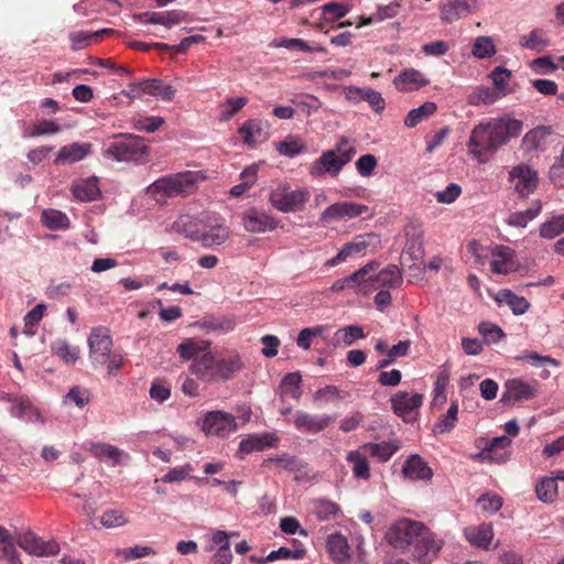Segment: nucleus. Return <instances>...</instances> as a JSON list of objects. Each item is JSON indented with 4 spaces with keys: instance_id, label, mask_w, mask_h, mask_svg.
<instances>
[{
    "instance_id": "nucleus-1",
    "label": "nucleus",
    "mask_w": 564,
    "mask_h": 564,
    "mask_svg": "<svg viewBox=\"0 0 564 564\" xmlns=\"http://www.w3.org/2000/svg\"><path fill=\"white\" fill-rule=\"evenodd\" d=\"M522 131V122L517 119L496 118L480 122L473 129L467 142L468 152L479 162L482 156L495 152L499 147L518 137Z\"/></svg>"
},
{
    "instance_id": "nucleus-2",
    "label": "nucleus",
    "mask_w": 564,
    "mask_h": 564,
    "mask_svg": "<svg viewBox=\"0 0 564 564\" xmlns=\"http://www.w3.org/2000/svg\"><path fill=\"white\" fill-rule=\"evenodd\" d=\"M241 366L242 362L236 355L218 359L212 352L206 351L193 361L191 371L203 381L216 382L229 379Z\"/></svg>"
},
{
    "instance_id": "nucleus-3",
    "label": "nucleus",
    "mask_w": 564,
    "mask_h": 564,
    "mask_svg": "<svg viewBox=\"0 0 564 564\" xmlns=\"http://www.w3.org/2000/svg\"><path fill=\"white\" fill-rule=\"evenodd\" d=\"M199 173L186 171L156 180L148 187V193L158 202L178 195H187L195 191L199 182Z\"/></svg>"
},
{
    "instance_id": "nucleus-4",
    "label": "nucleus",
    "mask_w": 564,
    "mask_h": 564,
    "mask_svg": "<svg viewBox=\"0 0 564 564\" xmlns=\"http://www.w3.org/2000/svg\"><path fill=\"white\" fill-rule=\"evenodd\" d=\"M346 143L347 139L341 138L340 144L337 145L336 149L323 152L322 155L311 164L310 174L315 177L324 174H330L333 176L338 175L343 167L356 154L354 147L343 148V144Z\"/></svg>"
},
{
    "instance_id": "nucleus-5",
    "label": "nucleus",
    "mask_w": 564,
    "mask_h": 564,
    "mask_svg": "<svg viewBox=\"0 0 564 564\" xmlns=\"http://www.w3.org/2000/svg\"><path fill=\"white\" fill-rule=\"evenodd\" d=\"M149 152L143 139L132 134H118L105 151L108 158L117 162L139 161Z\"/></svg>"
},
{
    "instance_id": "nucleus-6",
    "label": "nucleus",
    "mask_w": 564,
    "mask_h": 564,
    "mask_svg": "<svg viewBox=\"0 0 564 564\" xmlns=\"http://www.w3.org/2000/svg\"><path fill=\"white\" fill-rule=\"evenodd\" d=\"M308 198L310 192L306 188L293 189L288 184L279 185L270 193V203L283 213L301 210Z\"/></svg>"
},
{
    "instance_id": "nucleus-7",
    "label": "nucleus",
    "mask_w": 564,
    "mask_h": 564,
    "mask_svg": "<svg viewBox=\"0 0 564 564\" xmlns=\"http://www.w3.org/2000/svg\"><path fill=\"white\" fill-rule=\"evenodd\" d=\"M425 525L419 521L401 519L393 523L386 533V539L394 549L404 550L414 545Z\"/></svg>"
},
{
    "instance_id": "nucleus-8",
    "label": "nucleus",
    "mask_w": 564,
    "mask_h": 564,
    "mask_svg": "<svg viewBox=\"0 0 564 564\" xmlns=\"http://www.w3.org/2000/svg\"><path fill=\"white\" fill-rule=\"evenodd\" d=\"M112 338L105 327L94 328L88 337L89 361L97 369L106 365L112 349Z\"/></svg>"
},
{
    "instance_id": "nucleus-9",
    "label": "nucleus",
    "mask_w": 564,
    "mask_h": 564,
    "mask_svg": "<svg viewBox=\"0 0 564 564\" xmlns=\"http://www.w3.org/2000/svg\"><path fill=\"white\" fill-rule=\"evenodd\" d=\"M509 181L512 183L514 191L522 197L533 193L539 184L536 171L524 163L510 170Z\"/></svg>"
},
{
    "instance_id": "nucleus-10",
    "label": "nucleus",
    "mask_w": 564,
    "mask_h": 564,
    "mask_svg": "<svg viewBox=\"0 0 564 564\" xmlns=\"http://www.w3.org/2000/svg\"><path fill=\"white\" fill-rule=\"evenodd\" d=\"M238 424L235 417L223 411L207 412L202 422V430L207 435L225 436L226 434L236 431Z\"/></svg>"
},
{
    "instance_id": "nucleus-11",
    "label": "nucleus",
    "mask_w": 564,
    "mask_h": 564,
    "mask_svg": "<svg viewBox=\"0 0 564 564\" xmlns=\"http://www.w3.org/2000/svg\"><path fill=\"white\" fill-rule=\"evenodd\" d=\"M369 210L367 205L354 202H340L328 206L319 217L322 223L334 220L352 219Z\"/></svg>"
},
{
    "instance_id": "nucleus-12",
    "label": "nucleus",
    "mask_w": 564,
    "mask_h": 564,
    "mask_svg": "<svg viewBox=\"0 0 564 564\" xmlns=\"http://www.w3.org/2000/svg\"><path fill=\"white\" fill-rule=\"evenodd\" d=\"M18 543L26 553L39 557L54 556L61 551L55 540L44 541L33 532L24 533Z\"/></svg>"
},
{
    "instance_id": "nucleus-13",
    "label": "nucleus",
    "mask_w": 564,
    "mask_h": 564,
    "mask_svg": "<svg viewBox=\"0 0 564 564\" xmlns=\"http://www.w3.org/2000/svg\"><path fill=\"white\" fill-rule=\"evenodd\" d=\"M422 402V394H410L405 391H399L391 398L393 412L405 422L414 420L415 411L421 408Z\"/></svg>"
},
{
    "instance_id": "nucleus-14",
    "label": "nucleus",
    "mask_w": 564,
    "mask_h": 564,
    "mask_svg": "<svg viewBox=\"0 0 564 564\" xmlns=\"http://www.w3.org/2000/svg\"><path fill=\"white\" fill-rule=\"evenodd\" d=\"M413 546L414 558L421 564H429L440 552L442 541L436 540L434 534L425 527Z\"/></svg>"
},
{
    "instance_id": "nucleus-15",
    "label": "nucleus",
    "mask_w": 564,
    "mask_h": 564,
    "mask_svg": "<svg viewBox=\"0 0 564 564\" xmlns=\"http://www.w3.org/2000/svg\"><path fill=\"white\" fill-rule=\"evenodd\" d=\"M229 237V231L226 226L218 221L215 216H206L204 227L199 240L203 246L212 248L223 245Z\"/></svg>"
},
{
    "instance_id": "nucleus-16",
    "label": "nucleus",
    "mask_w": 564,
    "mask_h": 564,
    "mask_svg": "<svg viewBox=\"0 0 564 564\" xmlns=\"http://www.w3.org/2000/svg\"><path fill=\"white\" fill-rule=\"evenodd\" d=\"M538 392V383L531 384L522 379H510L505 383V391L501 401H528L535 398Z\"/></svg>"
},
{
    "instance_id": "nucleus-17",
    "label": "nucleus",
    "mask_w": 564,
    "mask_h": 564,
    "mask_svg": "<svg viewBox=\"0 0 564 564\" xmlns=\"http://www.w3.org/2000/svg\"><path fill=\"white\" fill-rule=\"evenodd\" d=\"M333 421L330 415H313L303 411H296L293 416V423L299 431L313 434L325 430Z\"/></svg>"
},
{
    "instance_id": "nucleus-18",
    "label": "nucleus",
    "mask_w": 564,
    "mask_h": 564,
    "mask_svg": "<svg viewBox=\"0 0 564 564\" xmlns=\"http://www.w3.org/2000/svg\"><path fill=\"white\" fill-rule=\"evenodd\" d=\"M345 90L346 98L348 101L354 104L367 101L375 112L379 113L386 107V102L382 95L370 87L359 88L356 86H349L346 87Z\"/></svg>"
},
{
    "instance_id": "nucleus-19",
    "label": "nucleus",
    "mask_w": 564,
    "mask_h": 564,
    "mask_svg": "<svg viewBox=\"0 0 564 564\" xmlns=\"http://www.w3.org/2000/svg\"><path fill=\"white\" fill-rule=\"evenodd\" d=\"M430 84V79L415 68H404L393 79V85L401 93L419 90Z\"/></svg>"
},
{
    "instance_id": "nucleus-20",
    "label": "nucleus",
    "mask_w": 564,
    "mask_h": 564,
    "mask_svg": "<svg viewBox=\"0 0 564 564\" xmlns=\"http://www.w3.org/2000/svg\"><path fill=\"white\" fill-rule=\"evenodd\" d=\"M490 269L497 274H508L517 270L514 251L507 246H496L491 249Z\"/></svg>"
},
{
    "instance_id": "nucleus-21",
    "label": "nucleus",
    "mask_w": 564,
    "mask_h": 564,
    "mask_svg": "<svg viewBox=\"0 0 564 564\" xmlns=\"http://www.w3.org/2000/svg\"><path fill=\"white\" fill-rule=\"evenodd\" d=\"M206 551L214 552L212 564H231L232 553L229 536L225 531L218 530L213 534Z\"/></svg>"
},
{
    "instance_id": "nucleus-22",
    "label": "nucleus",
    "mask_w": 564,
    "mask_h": 564,
    "mask_svg": "<svg viewBox=\"0 0 564 564\" xmlns=\"http://www.w3.org/2000/svg\"><path fill=\"white\" fill-rule=\"evenodd\" d=\"M466 540L475 547L490 550L494 540V530L490 523L467 527L464 530Z\"/></svg>"
},
{
    "instance_id": "nucleus-23",
    "label": "nucleus",
    "mask_w": 564,
    "mask_h": 564,
    "mask_svg": "<svg viewBox=\"0 0 564 564\" xmlns=\"http://www.w3.org/2000/svg\"><path fill=\"white\" fill-rule=\"evenodd\" d=\"M372 238L373 237L370 235L355 237V239L346 243L334 258L327 260L326 265L335 267L349 257L364 253L370 246Z\"/></svg>"
},
{
    "instance_id": "nucleus-24",
    "label": "nucleus",
    "mask_w": 564,
    "mask_h": 564,
    "mask_svg": "<svg viewBox=\"0 0 564 564\" xmlns=\"http://www.w3.org/2000/svg\"><path fill=\"white\" fill-rule=\"evenodd\" d=\"M142 22L152 23V24H161L166 28H172L173 25L180 24L185 21L187 18V13L181 10H171L166 12H144L134 17Z\"/></svg>"
},
{
    "instance_id": "nucleus-25",
    "label": "nucleus",
    "mask_w": 564,
    "mask_h": 564,
    "mask_svg": "<svg viewBox=\"0 0 564 564\" xmlns=\"http://www.w3.org/2000/svg\"><path fill=\"white\" fill-rule=\"evenodd\" d=\"M205 220L206 216L198 219L191 215H182L173 223L172 230L186 238L198 241Z\"/></svg>"
},
{
    "instance_id": "nucleus-26",
    "label": "nucleus",
    "mask_w": 564,
    "mask_h": 564,
    "mask_svg": "<svg viewBox=\"0 0 564 564\" xmlns=\"http://www.w3.org/2000/svg\"><path fill=\"white\" fill-rule=\"evenodd\" d=\"M90 152L89 143L74 142L62 147L55 158L56 165H68L84 160Z\"/></svg>"
},
{
    "instance_id": "nucleus-27",
    "label": "nucleus",
    "mask_w": 564,
    "mask_h": 564,
    "mask_svg": "<svg viewBox=\"0 0 564 564\" xmlns=\"http://www.w3.org/2000/svg\"><path fill=\"white\" fill-rule=\"evenodd\" d=\"M402 474L411 480H431L433 476L432 469L419 455H411L404 462Z\"/></svg>"
},
{
    "instance_id": "nucleus-28",
    "label": "nucleus",
    "mask_w": 564,
    "mask_h": 564,
    "mask_svg": "<svg viewBox=\"0 0 564 564\" xmlns=\"http://www.w3.org/2000/svg\"><path fill=\"white\" fill-rule=\"evenodd\" d=\"M468 14L471 12L463 0H449L440 6V19L443 23H453Z\"/></svg>"
},
{
    "instance_id": "nucleus-29",
    "label": "nucleus",
    "mask_w": 564,
    "mask_h": 564,
    "mask_svg": "<svg viewBox=\"0 0 564 564\" xmlns=\"http://www.w3.org/2000/svg\"><path fill=\"white\" fill-rule=\"evenodd\" d=\"M402 273L398 265L389 264L377 273L372 282L375 288H398L402 284Z\"/></svg>"
},
{
    "instance_id": "nucleus-30",
    "label": "nucleus",
    "mask_w": 564,
    "mask_h": 564,
    "mask_svg": "<svg viewBox=\"0 0 564 564\" xmlns=\"http://www.w3.org/2000/svg\"><path fill=\"white\" fill-rule=\"evenodd\" d=\"M90 454L97 459L104 460L109 459L113 466L121 463V457H128L120 448L106 444V443H94L89 448Z\"/></svg>"
},
{
    "instance_id": "nucleus-31",
    "label": "nucleus",
    "mask_w": 564,
    "mask_h": 564,
    "mask_svg": "<svg viewBox=\"0 0 564 564\" xmlns=\"http://www.w3.org/2000/svg\"><path fill=\"white\" fill-rule=\"evenodd\" d=\"M209 341L203 339L188 338L177 346V352L185 360L199 358V354H205L209 349Z\"/></svg>"
},
{
    "instance_id": "nucleus-32",
    "label": "nucleus",
    "mask_w": 564,
    "mask_h": 564,
    "mask_svg": "<svg viewBox=\"0 0 564 564\" xmlns=\"http://www.w3.org/2000/svg\"><path fill=\"white\" fill-rule=\"evenodd\" d=\"M496 301L499 302L500 304L508 305L512 313L516 315L524 314L530 307V304L525 297L518 296L510 290L499 291L496 296Z\"/></svg>"
},
{
    "instance_id": "nucleus-33",
    "label": "nucleus",
    "mask_w": 564,
    "mask_h": 564,
    "mask_svg": "<svg viewBox=\"0 0 564 564\" xmlns=\"http://www.w3.org/2000/svg\"><path fill=\"white\" fill-rule=\"evenodd\" d=\"M541 210V202L534 200L527 210L511 213L506 223L511 227L524 228L531 220L538 217Z\"/></svg>"
},
{
    "instance_id": "nucleus-34",
    "label": "nucleus",
    "mask_w": 564,
    "mask_h": 564,
    "mask_svg": "<svg viewBox=\"0 0 564 564\" xmlns=\"http://www.w3.org/2000/svg\"><path fill=\"white\" fill-rule=\"evenodd\" d=\"M327 547L330 556L338 564H343L349 558V546L346 538L341 534L329 535L327 539Z\"/></svg>"
},
{
    "instance_id": "nucleus-35",
    "label": "nucleus",
    "mask_w": 564,
    "mask_h": 564,
    "mask_svg": "<svg viewBox=\"0 0 564 564\" xmlns=\"http://www.w3.org/2000/svg\"><path fill=\"white\" fill-rule=\"evenodd\" d=\"M366 334L364 328L359 325H348L337 329L334 334V341L336 345L349 347L355 344L356 340L364 339Z\"/></svg>"
},
{
    "instance_id": "nucleus-36",
    "label": "nucleus",
    "mask_w": 564,
    "mask_h": 564,
    "mask_svg": "<svg viewBox=\"0 0 564 564\" xmlns=\"http://www.w3.org/2000/svg\"><path fill=\"white\" fill-rule=\"evenodd\" d=\"M302 376L300 372H290L283 377L280 383L281 398L299 400L302 395Z\"/></svg>"
},
{
    "instance_id": "nucleus-37",
    "label": "nucleus",
    "mask_w": 564,
    "mask_h": 564,
    "mask_svg": "<svg viewBox=\"0 0 564 564\" xmlns=\"http://www.w3.org/2000/svg\"><path fill=\"white\" fill-rule=\"evenodd\" d=\"M73 195L79 200H95L100 196L98 180L90 177L73 186Z\"/></svg>"
},
{
    "instance_id": "nucleus-38",
    "label": "nucleus",
    "mask_w": 564,
    "mask_h": 564,
    "mask_svg": "<svg viewBox=\"0 0 564 564\" xmlns=\"http://www.w3.org/2000/svg\"><path fill=\"white\" fill-rule=\"evenodd\" d=\"M43 226L51 230L67 229L70 225L68 216L57 209H44L41 215Z\"/></svg>"
},
{
    "instance_id": "nucleus-39",
    "label": "nucleus",
    "mask_w": 564,
    "mask_h": 564,
    "mask_svg": "<svg viewBox=\"0 0 564 564\" xmlns=\"http://www.w3.org/2000/svg\"><path fill=\"white\" fill-rule=\"evenodd\" d=\"M305 550L302 547V545L296 546L295 549L291 550L289 547L282 546L278 550L271 551L267 557H256L251 556L249 560L252 563L256 564H265L267 562H273L279 558H302L304 556Z\"/></svg>"
},
{
    "instance_id": "nucleus-40",
    "label": "nucleus",
    "mask_w": 564,
    "mask_h": 564,
    "mask_svg": "<svg viewBox=\"0 0 564 564\" xmlns=\"http://www.w3.org/2000/svg\"><path fill=\"white\" fill-rule=\"evenodd\" d=\"M347 462L351 464L352 474L356 478L368 480L370 478L369 463L366 455L360 451H351L347 454Z\"/></svg>"
},
{
    "instance_id": "nucleus-41",
    "label": "nucleus",
    "mask_w": 564,
    "mask_h": 564,
    "mask_svg": "<svg viewBox=\"0 0 564 564\" xmlns=\"http://www.w3.org/2000/svg\"><path fill=\"white\" fill-rule=\"evenodd\" d=\"M458 419V402L452 401L447 412L443 414L433 427V432L436 434H444L451 432Z\"/></svg>"
},
{
    "instance_id": "nucleus-42",
    "label": "nucleus",
    "mask_w": 564,
    "mask_h": 564,
    "mask_svg": "<svg viewBox=\"0 0 564 564\" xmlns=\"http://www.w3.org/2000/svg\"><path fill=\"white\" fill-rule=\"evenodd\" d=\"M495 87L480 86L468 97V102L473 106L491 105L502 97Z\"/></svg>"
},
{
    "instance_id": "nucleus-43",
    "label": "nucleus",
    "mask_w": 564,
    "mask_h": 564,
    "mask_svg": "<svg viewBox=\"0 0 564 564\" xmlns=\"http://www.w3.org/2000/svg\"><path fill=\"white\" fill-rule=\"evenodd\" d=\"M436 104L432 101H426L417 108H414L409 111L408 116L404 119V124L408 128H414L422 120L429 118L436 111Z\"/></svg>"
},
{
    "instance_id": "nucleus-44",
    "label": "nucleus",
    "mask_w": 564,
    "mask_h": 564,
    "mask_svg": "<svg viewBox=\"0 0 564 564\" xmlns=\"http://www.w3.org/2000/svg\"><path fill=\"white\" fill-rule=\"evenodd\" d=\"M520 45L531 51L542 52L550 45V42L545 37L544 31L536 29L531 31L528 35H522L520 37Z\"/></svg>"
},
{
    "instance_id": "nucleus-45",
    "label": "nucleus",
    "mask_w": 564,
    "mask_h": 564,
    "mask_svg": "<svg viewBox=\"0 0 564 564\" xmlns=\"http://www.w3.org/2000/svg\"><path fill=\"white\" fill-rule=\"evenodd\" d=\"M361 451L377 457L380 462H387L398 451V446L389 442L367 443Z\"/></svg>"
},
{
    "instance_id": "nucleus-46",
    "label": "nucleus",
    "mask_w": 564,
    "mask_h": 564,
    "mask_svg": "<svg viewBox=\"0 0 564 564\" xmlns=\"http://www.w3.org/2000/svg\"><path fill=\"white\" fill-rule=\"evenodd\" d=\"M52 351L61 358L67 365H74L79 355V350L76 347L70 346L64 339H57L51 345Z\"/></svg>"
},
{
    "instance_id": "nucleus-47",
    "label": "nucleus",
    "mask_w": 564,
    "mask_h": 564,
    "mask_svg": "<svg viewBox=\"0 0 564 564\" xmlns=\"http://www.w3.org/2000/svg\"><path fill=\"white\" fill-rule=\"evenodd\" d=\"M540 236L553 239L564 232V214L554 215L540 226Z\"/></svg>"
},
{
    "instance_id": "nucleus-48",
    "label": "nucleus",
    "mask_w": 564,
    "mask_h": 564,
    "mask_svg": "<svg viewBox=\"0 0 564 564\" xmlns=\"http://www.w3.org/2000/svg\"><path fill=\"white\" fill-rule=\"evenodd\" d=\"M550 135V130L546 127H538L527 132L522 139V147L527 151L539 149Z\"/></svg>"
},
{
    "instance_id": "nucleus-49",
    "label": "nucleus",
    "mask_w": 564,
    "mask_h": 564,
    "mask_svg": "<svg viewBox=\"0 0 564 564\" xmlns=\"http://www.w3.org/2000/svg\"><path fill=\"white\" fill-rule=\"evenodd\" d=\"M145 94L152 97H159L162 100L170 101L175 96V88L172 85H165L159 79H147Z\"/></svg>"
},
{
    "instance_id": "nucleus-50",
    "label": "nucleus",
    "mask_w": 564,
    "mask_h": 564,
    "mask_svg": "<svg viewBox=\"0 0 564 564\" xmlns=\"http://www.w3.org/2000/svg\"><path fill=\"white\" fill-rule=\"evenodd\" d=\"M275 150L281 155L293 158L305 150V144L301 140L289 135L283 141L275 143Z\"/></svg>"
},
{
    "instance_id": "nucleus-51",
    "label": "nucleus",
    "mask_w": 564,
    "mask_h": 564,
    "mask_svg": "<svg viewBox=\"0 0 564 564\" xmlns=\"http://www.w3.org/2000/svg\"><path fill=\"white\" fill-rule=\"evenodd\" d=\"M156 554L155 550L151 546H143V545H135L132 547H126V549H117L116 550V557L122 558L123 561H132L137 558H142L149 555Z\"/></svg>"
},
{
    "instance_id": "nucleus-52",
    "label": "nucleus",
    "mask_w": 564,
    "mask_h": 564,
    "mask_svg": "<svg viewBox=\"0 0 564 564\" xmlns=\"http://www.w3.org/2000/svg\"><path fill=\"white\" fill-rule=\"evenodd\" d=\"M270 134V126L263 120L249 121V144L262 143L268 140Z\"/></svg>"
},
{
    "instance_id": "nucleus-53",
    "label": "nucleus",
    "mask_w": 564,
    "mask_h": 564,
    "mask_svg": "<svg viewBox=\"0 0 564 564\" xmlns=\"http://www.w3.org/2000/svg\"><path fill=\"white\" fill-rule=\"evenodd\" d=\"M276 227L273 218L264 214L249 213V231L264 232Z\"/></svg>"
},
{
    "instance_id": "nucleus-54",
    "label": "nucleus",
    "mask_w": 564,
    "mask_h": 564,
    "mask_svg": "<svg viewBox=\"0 0 564 564\" xmlns=\"http://www.w3.org/2000/svg\"><path fill=\"white\" fill-rule=\"evenodd\" d=\"M535 492L541 501L552 502L557 495V482L554 478H544L536 485Z\"/></svg>"
},
{
    "instance_id": "nucleus-55",
    "label": "nucleus",
    "mask_w": 564,
    "mask_h": 564,
    "mask_svg": "<svg viewBox=\"0 0 564 564\" xmlns=\"http://www.w3.org/2000/svg\"><path fill=\"white\" fill-rule=\"evenodd\" d=\"M200 326L216 333H228L235 328V322L229 317H208L200 323Z\"/></svg>"
},
{
    "instance_id": "nucleus-56",
    "label": "nucleus",
    "mask_w": 564,
    "mask_h": 564,
    "mask_svg": "<svg viewBox=\"0 0 564 564\" xmlns=\"http://www.w3.org/2000/svg\"><path fill=\"white\" fill-rule=\"evenodd\" d=\"M496 53L494 41L489 36H479L473 45V55L477 58H488Z\"/></svg>"
},
{
    "instance_id": "nucleus-57",
    "label": "nucleus",
    "mask_w": 564,
    "mask_h": 564,
    "mask_svg": "<svg viewBox=\"0 0 564 564\" xmlns=\"http://www.w3.org/2000/svg\"><path fill=\"white\" fill-rule=\"evenodd\" d=\"M478 332L487 344H497L506 337L505 332L498 325L489 322H481L478 326Z\"/></svg>"
},
{
    "instance_id": "nucleus-58",
    "label": "nucleus",
    "mask_w": 564,
    "mask_h": 564,
    "mask_svg": "<svg viewBox=\"0 0 564 564\" xmlns=\"http://www.w3.org/2000/svg\"><path fill=\"white\" fill-rule=\"evenodd\" d=\"M338 512V506L328 500H316L313 503V513L321 520L326 521Z\"/></svg>"
},
{
    "instance_id": "nucleus-59",
    "label": "nucleus",
    "mask_w": 564,
    "mask_h": 564,
    "mask_svg": "<svg viewBox=\"0 0 564 564\" xmlns=\"http://www.w3.org/2000/svg\"><path fill=\"white\" fill-rule=\"evenodd\" d=\"M100 523L107 529L122 527L128 523L123 512L115 509L106 510L100 517Z\"/></svg>"
},
{
    "instance_id": "nucleus-60",
    "label": "nucleus",
    "mask_w": 564,
    "mask_h": 564,
    "mask_svg": "<svg viewBox=\"0 0 564 564\" xmlns=\"http://www.w3.org/2000/svg\"><path fill=\"white\" fill-rule=\"evenodd\" d=\"M516 359L519 361H525L534 367H544L547 365L558 366V362L555 359L549 356L539 355L534 351H523Z\"/></svg>"
},
{
    "instance_id": "nucleus-61",
    "label": "nucleus",
    "mask_w": 564,
    "mask_h": 564,
    "mask_svg": "<svg viewBox=\"0 0 564 564\" xmlns=\"http://www.w3.org/2000/svg\"><path fill=\"white\" fill-rule=\"evenodd\" d=\"M246 105V99L243 97L239 98H230L226 100L221 106L220 110V119L221 120H229L231 119L239 110H241Z\"/></svg>"
},
{
    "instance_id": "nucleus-62",
    "label": "nucleus",
    "mask_w": 564,
    "mask_h": 564,
    "mask_svg": "<svg viewBox=\"0 0 564 564\" xmlns=\"http://www.w3.org/2000/svg\"><path fill=\"white\" fill-rule=\"evenodd\" d=\"M377 268L376 262H369L362 268L355 271L352 274L348 275V280L352 288L359 285L364 282L372 281L371 272Z\"/></svg>"
},
{
    "instance_id": "nucleus-63",
    "label": "nucleus",
    "mask_w": 564,
    "mask_h": 564,
    "mask_svg": "<svg viewBox=\"0 0 564 564\" xmlns=\"http://www.w3.org/2000/svg\"><path fill=\"white\" fill-rule=\"evenodd\" d=\"M276 442V437L273 434L264 433V434H249V451L257 449L262 451L265 447L274 446Z\"/></svg>"
},
{
    "instance_id": "nucleus-64",
    "label": "nucleus",
    "mask_w": 564,
    "mask_h": 564,
    "mask_svg": "<svg viewBox=\"0 0 564 564\" xmlns=\"http://www.w3.org/2000/svg\"><path fill=\"white\" fill-rule=\"evenodd\" d=\"M549 175L555 185L564 187V147L560 158H557L555 163L551 166Z\"/></svg>"
}]
</instances>
